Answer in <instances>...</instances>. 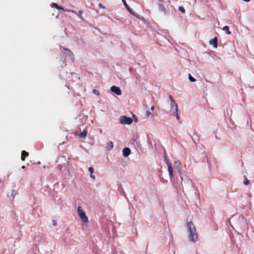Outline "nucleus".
Here are the masks:
<instances>
[{
  "label": "nucleus",
  "instance_id": "1",
  "mask_svg": "<svg viewBox=\"0 0 254 254\" xmlns=\"http://www.w3.org/2000/svg\"><path fill=\"white\" fill-rule=\"evenodd\" d=\"M177 172L179 174V176L177 177V179L178 180L179 179L181 180V185L183 191H184V189H185L186 190L191 189L193 187L192 181L187 177L184 179L183 177V171L180 168H179V167H177Z\"/></svg>",
  "mask_w": 254,
  "mask_h": 254
},
{
  "label": "nucleus",
  "instance_id": "2",
  "mask_svg": "<svg viewBox=\"0 0 254 254\" xmlns=\"http://www.w3.org/2000/svg\"><path fill=\"white\" fill-rule=\"evenodd\" d=\"M189 235V240L190 242H196L198 238V235L196 232L195 228L192 222H188L187 224Z\"/></svg>",
  "mask_w": 254,
  "mask_h": 254
},
{
  "label": "nucleus",
  "instance_id": "3",
  "mask_svg": "<svg viewBox=\"0 0 254 254\" xmlns=\"http://www.w3.org/2000/svg\"><path fill=\"white\" fill-rule=\"evenodd\" d=\"M78 214L79 218L83 223H87L88 222V218L85 214V212L82 209V207L80 205L78 206L77 208Z\"/></svg>",
  "mask_w": 254,
  "mask_h": 254
},
{
  "label": "nucleus",
  "instance_id": "4",
  "mask_svg": "<svg viewBox=\"0 0 254 254\" xmlns=\"http://www.w3.org/2000/svg\"><path fill=\"white\" fill-rule=\"evenodd\" d=\"M133 120L131 118L126 116H121L120 118V122L123 125H130Z\"/></svg>",
  "mask_w": 254,
  "mask_h": 254
},
{
  "label": "nucleus",
  "instance_id": "5",
  "mask_svg": "<svg viewBox=\"0 0 254 254\" xmlns=\"http://www.w3.org/2000/svg\"><path fill=\"white\" fill-rule=\"evenodd\" d=\"M170 112L171 114L175 115L176 113L178 112V106L175 100H173L170 104Z\"/></svg>",
  "mask_w": 254,
  "mask_h": 254
},
{
  "label": "nucleus",
  "instance_id": "6",
  "mask_svg": "<svg viewBox=\"0 0 254 254\" xmlns=\"http://www.w3.org/2000/svg\"><path fill=\"white\" fill-rule=\"evenodd\" d=\"M122 2H123V3L124 4V5H125V6L126 7V9L127 10V11L130 13H131V14H132L133 15L135 16V17H139L138 16V14L136 13L135 12H134L131 9V8L130 7V6L127 4V3L126 2V1L125 0H122Z\"/></svg>",
  "mask_w": 254,
  "mask_h": 254
},
{
  "label": "nucleus",
  "instance_id": "7",
  "mask_svg": "<svg viewBox=\"0 0 254 254\" xmlns=\"http://www.w3.org/2000/svg\"><path fill=\"white\" fill-rule=\"evenodd\" d=\"M111 91L117 95H121L122 94V91L120 88L118 86L113 85L110 88Z\"/></svg>",
  "mask_w": 254,
  "mask_h": 254
},
{
  "label": "nucleus",
  "instance_id": "8",
  "mask_svg": "<svg viewBox=\"0 0 254 254\" xmlns=\"http://www.w3.org/2000/svg\"><path fill=\"white\" fill-rule=\"evenodd\" d=\"M77 120H79V126L83 125L86 122L87 117L85 116L79 115L77 118Z\"/></svg>",
  "mask_w": 254,
  "mask_h": 254
},
{
  "label": "nucleus",
  "instance_id": "9",
  "mask_svg": "<svg viewBox=\"0 0 254 254\" xmlns=\"http://www.w3.org/2000/svg\"><path fill=\"white\" fill-rule=\"evenodd\" d=\"M167 165L168 166V170L169 172V176L170 177V178H172L173 177L174 174L173 169L171 166V163L168 160L167 161Z\"/></svg>",
  "mask_w": 254,
  "mask_h": 254
},
{
  "label": "nucleus",
  "instance_id": "10",
  "mask_svg": "<svg viewBox=\"0 0 254 254\" xmlns=\"http://www.w3.org/2000/svg\"><path fill=\"white\" fill-rule=\"evenodd\" d=\"M209 44L212 45L214 48H216L218 47V39L216 37H215L212 39L209 40Z\"/></svg>",
  "mask_w": 254,
  "mask_h": 254
},
{
  "label": "nucleus",
  "instance_id": "11",
  "mask_svg": "<svg viewBox=\"0 0 254 254\" xmlns=\"http://www.w3.org/2000/svg\"><path fill=\"white\" fill-rule=\"evenodd\" d=\"M131 153V150L128 147H125L123 150V155L124 157H128Z\"/></svg>",
  "mask_w": 254,
  "mask_h": 254
},
{
  "label": "nucleus",
  "instance_id": "12",
  "mask_svg": "<svg viewBox=\"0 0 254 254\" xmlns=\"http://www.w3.org/2000/svg\"><path fill=\"white\" fill-rule=\"evenodd\" d=\"M158 9L160 11L163 12L164 14H166V8L162 3L159 2L158 3Z\"/></svg>",
  "mask_w": 254,
  "mask_h": 254
},
{
  "label": "nucleus",
  "instance_id": "13",
  "mask_svg": "<svg viewBox=\"0 0 254 254\" xmlns=\"http://www.w3.org/2000/svg\"><path fill=\"white\" fill-rule=\"evenodd\" d=\"M64 53L66 55V56H68L69 57L71 58L72 60L73 58V54L71 53V51L67 49L64 48Z\"/></svg>",
  "mask_w": 254,
  "mask_h": 254
},
{
  "label": "nucleus",
  "instance_id": "14",
  "mask_svg": "<svg viewBox=\"0 0 254 254\" xmlns=\"http://www.w3.org/2000/svg\"><path fill=\"white\" fill-rule=\"evenodd\" d=\"M87 130L86 129H84L78 135L81 138H85L87 136Z\"/></svg>",
  "mask_w": 254,
  "mask_h": 254
},
{
  "label": "nucleus",
  "instance_id": "15",
  "mask_svg": "<svg viewBox=\"0 0 254 254\" xmlns=\"http://www.w3.org/2000/svg\"><path fill=\"white\" fill-rule=\"evenodd\" d=\"M29 155V153L26 152V151H22V152H21V160L22 161H24L25 159V157L28 156Z\"/></svg>",
  "mask_w": 254,
  "mask_h": 254
},
{
  "label": "nucleus",
  "instance_id": "16",
  "mask_svg": "<svg viewBox=\"0 0 254 254\" xmlns=\"http://www.w3.org/2000/svg\"><path fill=\"white\" fill-rule=\"evenodd\" d=\"M114 147L113 143L112 141H109L107 143V149L108 150H111Z\"/></svg>",
  "mask_w": 254,
  "mask_h": 254
},
{
  "label": "nucleus",
  "instance_id": "17",
  "mask_svg": "<svg viewBox=\"0 0 254 254\" xmlns=\"http://www.w3.org/2000/svg\"><path fill=\"white\" fill-rule=\"evenodd\" d=\"M222 30L224 31L227 34L229 35L231 33V31L229 30V28L228 26H225Z\"/></svg>",
  "mask_w": 254,
  "mask_h": 254
},
{
  "label": "nucleus",
  "instance_id": "18",
  "mask_svg": "<svg viewBox=\"0 0 254 254\" xmlns=\"http://www.w3.org/2000/svg\"><path fill=\"white\" fill-rule=\"evenodd\" d=\"M58 9H61V10H62L64 11H68V12H74L73 11L71 10H68V9H64V7L61 6H59V7H58Z\"/></svg>",
  "mask_w": 254,
  "mask_h": 254
},
{
  "label": "nucleus",
  "instance_id": "19",
  "mask_svg": "<svg viewBox=\"0 0 254 254\" xmlns=\"http://www.w3.org/2000/svg\"><path fill=\"white\" fill-rule=\"evenodd\" d=\"M189 79L191 82H193L196 81V79L192 77L190 74H189Z\"/></svg>",
  "mask_w": 254,
  "mask_h": 254
},
{
  "label": "nucleus",
  "instance_id": "20",
  "mask_svg": "<svg viewBox=\"0 0 254 254\" xmlns=\"http://www.w3.org/2000/svg\"><path fill=\"white\" fill-rule=\"evenodd\" d=\"M250 184L249 180L247 179L246 176H244V184L245 185H248Z\"/></svg>",
  "mask_w": 254,
  "mask_h": 254
},
{
  "label": "nucleus",
  "instance_id": "21",
  "mask_svg": "<svg viewBox=\"0 0 254 254\" xmlns=\"http://www.w3.org/2000/svg\"><path fill=\"white\" fill-rule=\"evenodd\" d=\"M51 5L52 7L55 8L57 9H58V7H59V5L57 3H55V2H52L51 3Z\"/></svg>",
  "mask_w": 254,
  "mask_h": 254
},
{
  "label": "nucleus",
  "instance_id": "22",
  "mask_svg": "<svg viewBox=\"0 0 254 254\" xmlns=\"http://www.w3.org/2000/svg\"><path fill=\"white\" fill-rule=\"evenodd\" d=\"M179 10L183 13H184L185 12V9L184 7L182 6H180L179 7Z\"/></svg>",
  "mask_w": 254,
  "mask_h": 254
},
{
  "label": "nucleus",
  "instance_id": "23",
  "mask_svg": "<svg viewBox=\"0 0 254 254\" xmlns=\"http://www.w3.org/2000/svg\"><path fill=\"white\" fill-rule=\"evenodd\" d=\"M16 194V192L15 190H13L12 191H11V195L12 197V199H13L14 198V196Z\"/></svg>",
  "mask_w": 254,
  "mask_h": 254
},
{
  "label": "nucleus",
  "instance_id": "24",
  "mask_svg": "<svg viewBox=\"0 0 254 254\" xmlns=\"http://www.w3.org/2000/svg\"><path fill=\"white\" fill-rule=\"evenodd\" d=\"M88 171L90 173V175H92L93 174V172H94V169L92 167H90L89 168H88Z\"/></svg>",
  "mask_w": 254,
  "mask_h": 254
},
{
  "label": "nucleus",
  "instance_id": "25",
  "mask_svg": "<svg viewBox=\"0 0 254 254\" xmlns=\"http://www.w3.org/2000/svg\"><path fill=\"white\" fill-rule=\"evenodd\" d=\"M145 115L146 117H149L150 116V115L152 117H153V115H152L151 112L149 111H147L146 112V114H145Z\"/></svg>",
  "mask_w": 254,
  "mask_h": 254
},
{
  "label": "nucleus",
  "instance_id": "26",
  "mask_svg": "<svg viewBox=\"0 0 254 254\" xmlns=\"http://www.w3.org/2000/svg\"><path fill=\"white\" fill-rule=\"evenodd\" d=\"M129 71L130 73H133V74H134V72H135V70L132 67H130L129 68Z\"/></svg>",
  "mask_w": 254,
  "mask_h": 254
},
{
  "label": "nucleus",
  "instance_id": "27",
  "mask_svg": "<svg viewBox=\"0 0 254 254\" xmlns=\"http://www.w3.org/2000/svg\"><path fill=\"white\" fill-rule=\"evenodd\" d=\"M27 254H37L36 252L33 250H30Z\"/></svg>",
  "mask_w": 254,
  "mask_h": 254
},
{
  "label": "nucleus",
  "instance_id": "28",
  "mask_svg": "<svg viewBox=\"0 0 254 254\" xmlns=\"http://www.w3.org/2000/svg\"><path fill=\"white\" fill-rule=\"evenodd\" d=\"M132 116L133 118L134 121L135 122H138V119H137V117L135 116V115L134 114H132Z\"/></svg>",
  "mask_w": 254,
  "mask_h": 254
},
{
  "label": "nucleus",
  "instance_id": "29",
  "mask_svg": "<svg viewBox=\"0 0 254 254\" xmlns=\"http://www.w3.org/2000/svg\"><path fill=\"white\" fill-rule=\"evenodd\" d=\"M148 143H149V144L150 145L151 147L152 148H153L154 147V145H153V143H152V142L151 141V140H149V138L148 136Z\"/></svg>",
  "mask_w": 254,
  "mask_h": 254
},
{
  "label": "nucleus",
  "instance_id": "30",
  "mask_svg": "<svg viewBox=\"0 0 254 254\" xmlns=\"http://www.w3.org/2000/svg\"><path fill=\"white\" fill-rule=\"evenodd\" d=\"M58 169L59 170V171H61L62 170V168H63V165H59L58 166V167H57Z\"/></svg>",
  "mask_w": 254,
  "mask_h": 254
},
{
  "label": "nucleus",
  "instance_id": "31",
  "mask_svg": "<svg viewBox=\"0 0 254 254\" xmlns=\"http://www.w3.org/2000/svg\"><path fill=\"white\" fill-rule=\"evenodd\" d=\"M93 92V93L95 94H96V95H99V91L98 90H97L94 89Z\"/></svg>",
  "mask_w": 254,
  "mask_h": 254
},
{
  "label": "nucleus",
  "instance_id": "32",
  "mask_svg": "<svg viewBox=\"0 0 254 254\" xmlns=\"http://www.w3.org/2000/svg\"><path fill=\"white\" fill-rule=\"evenodd\" d=\"M173 116H176L178 120H180V117L178 113H176V114H175V115H173Z\"/></svg>",
  "mask_w": 254,
  "mask_h": 254
},
{
  "label": "nucleus",
  "instance_id": "33",
  "mask_svg": "<svg viewBox=\"0 0 254 254\" xmlns=\"http://www.w3.org/2000/svg\"><path fill=\"white\" fill-rule=\"evenodd\" d=\"M83 13V11L82 10H79L78 11V16H80Z\"/></svg>",
  "mask_w": 254,
  "mask_h": 254
},
{
  "label": "nucleus",
  "instance_id": "34",
  "mask_svg": "<svg viewBox=\"0 0 254 254\" xmlns=\"http://www.w3.org/2000/svg\"><path fill=\"white\" fill-rule=\"evenodd\" d=\"M52 222H53V225L54 226H56L57 225V221L55 220H52Z\"/></svg>",
  "mask_w": 254,
  "mask_h": 254
},
{
  "label": "nucleus",
  "instance_id": "35",
  "mask_svg": "<svg viewBox=\"0 0 254 254\" xmlns=\"http://www.w3.org/2000/svg\"><path fill=\"white\" fill-rule=\"evenodd\" d=\"M169 98H170V100H171V103H172V101L173 100H175L173 98V97H172V96L171 95H169Z\"/></svg>",
  "mask_w": 254,
  "mask_h": 254
},
{
  "label": "nucleus",
  "instance_id": "36",
  "mask_svg": "<svg viewBox=\"0 0 254 254\" xmlns=\"http://www.w3.org/2000/svg\"><path fill=\"white\" fill-rule=\"evenodd\" d=\"M99 7L105 8V7L103 5V4L102 3H100L99 4Z\"/></svg>",
  "mask_w": 254,
  "mask_h": 254
},
{
  "label": "nucleus",
  "instance_id": "37",
  "mask_svg": "<svg viewBox=\"0 0 254 254\" xmlns=\"http://www.w3.org/2000/svg\"><path fill=\"white\" fill-rule=\"evenodd\" d=\"M90 177H91L92 179H95V176H94V175H93V174L90 175Z\"/></svg>",
  "mask_w": 254,
  "mask_h": 254
},
{
  "label": "nucleus",
  "instance_id": "38",
  "mask_svg": "<svg viewBox=\"0 0 254 254\" xmlns=\"http://www.w3.org/2000/svg\"><path fill=\"white\" fill-rule=\"evenodd\" d=\"M122 193L123 195H124L125 197H126V194L124 190H122Z\"/></svg>",
  "mask_w": 254,
  "mask_h": 254
},
{
  "label": "nucleus",
  "instance_id": "39",
  "mask_svg": "<svg viewBox=\"0 0 254 254\" xmlns=\"http://www.w3.org/2000/svg\"><path fill=\"white\" fill-rule=\"evenodd\" d=\"M154 108H155L154 106H152L151 107V110L152 111H153L154 110Z\"/></svg>",
  "mask_w": 254,
  "mask_h": 254
},
{
  "label": "nucleus",
  "instance_id": "40",
  "mask_svg": "<svg viewBox=\"0 0 254 254\" xmlns=\"http://www.w3.org/2000/svg\"><path fill=\"white\" fill-rule=\"evenodd\" d=\"M25 168V166H22V169H24Z\"/></svg>",
  "mask_w": 254,
  "mask_h": 254
},
{
  "label": "nucleus",
  "instance_id": "41",
  "mask_svg": "<svg viewBox=\"0 0 254 254\" xmlns=\"http://www.w3.org/2000/svg\"><path fill=\"white\" fill-rule=\"evenodd\" d=\"M61 61H63V58H62L61 59Z\"/></svg>",
  "mask_w": 254,
  "mask_h": 254
},
{
  "label": "nucleus",
  "instance_id": "42",
  "mask_svg": "<svg viewBox=\"0 0 254 254\" xmlns=\"http://www.w3.org/2000/svg\"><path fill=\"white\" fill-rule=\"evenodd\" d=\"M37 164H40V162H39H39L37 163Z\"/></svg>",
  "mask_w": 254,
  "mask_h": 254
},
{
  "label": "nucleus",
  "instance_id": "43",
  "mask_svg": "<svg viewBox=\"0 0 254 254\" xmlns=\"http://www.w3.org/2000/svg\"><path fill=\"white\" fill-rule=\"evenodd\" d=\"M58 15H59V13L58 14L57 16H56V17H58Z\"/></svg>",
  "mask_w": 254,
  "mask_h": 254
}]
</instances>
